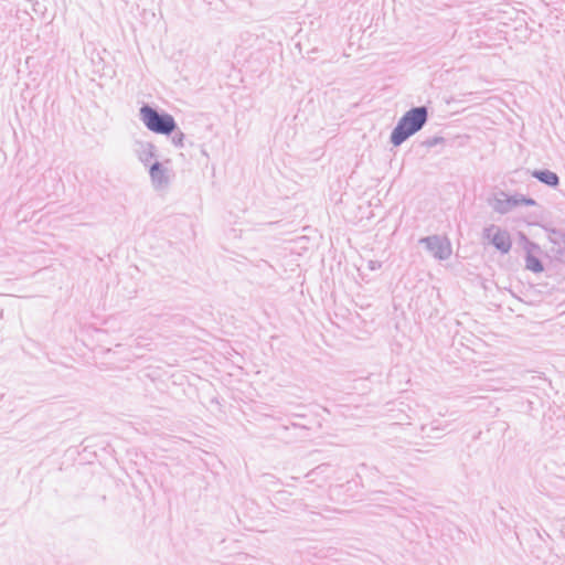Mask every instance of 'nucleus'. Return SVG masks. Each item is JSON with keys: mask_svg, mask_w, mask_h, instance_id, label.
<instances>
[{"mask_svg": "<svg viewBox=\"0 0 565 565\" xmlns=\"http://www.w3.org/2000/svg\"><path fill=\"white\" fill-rule=\"evenodd\" d=\"M427 111L424 107L414 108L407 111L393 130L391 139L395 146L401 145L409 136L418 131L425 124Z\"/></svg>", "mask_w": 565, "mask_h": 565, "instance_id": "nucleus-1", "label": "nucleus"}, {"mask_svg": "<svg viewBox=\"0 0 565 565\" xmlns=\"http://www.w3.org/2000/svg\"><path fill=\"white\" fill-rule=\"evenodd\" d=\"M140 116L145 126L152 132L170 135L175 129V122L171 115H160L149 106L141 107Z\"/></svg>", "mask_w": 565, "mask_h": 565, "instance_id": "nucleus-2", "label": "nucleus"}, {"mask_svg": "<svg viewBox=\"0 0 565 565\" xmlns=\"http://www.w3.org/2000/svg\"><path fill=\"white\" fill-rule=\"evenodd\" d=\"M489 236H492V243L501 252L507 253L510 249L511 238L507 232L492 227L489 230Z\"/></svg>", "mask_w": 565, "mask_h": 565, "instance_id": "nucleus-3", "label": "nucleus"}, {"mask_svg": "<svg viewBox=\"0 0 565 565\" xmlns=\"http://www.w3.org/2000/svg\"><path fill=\"white\" fill-rule=\"evenodd\" d=\"M433 243H434V246H431V249L434 250L435 256H437L439 258H445L450 255L451 248H450V244L448 242H441V241L435 239Z\"/></svg>", "mask_w": 565, "mask_h": 565, "instance_id": "nucleus-4", "label": "nucleus"}, {"mask_svg": "<svg viewBox=\"0 0 565 565\" xmlns=\"http://www.w3.org/2000/svg\"><path fill=\"white\" fill-rule=\"evenodd\" d=\"M534 177L547 185H556L558 183V177L552 171L535 172Z\"/></svg>", "mask_w": 565, "mask_h": 565, "instance_id": "nucleus-5", "label": "nucleus"}, {"mask_svg": "<svg viewBox=\"0 0 565 565\" xmlns=\"http://www.w3.org/2000/svg\"><path fill=\"white\" fill-rule=\"evenodd\" d=\"M150 175L153 181L162 183L164 179V170L160 163H154L150 169Z\"/></svg>", "mask_w": 565, "mask_h": 565, "instance_id": "nucleus-6", "label": "nucleus"}, {"mask_svg": "<svg viewBox=\"0 0 565 565\" xmlns=\"http://www.w3.org/2000/svg\"><path fill=\"white\" fill-rule=\"evenodd\" d=\"M526 268L534 273H540L543 270L541 262L534 256H529L526 258Z\"/></svg>", "mask_w": 565, "mask_h": 565, "instance_id": "nucleus-7", "label": "nucleus"}]
</instances>
